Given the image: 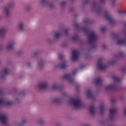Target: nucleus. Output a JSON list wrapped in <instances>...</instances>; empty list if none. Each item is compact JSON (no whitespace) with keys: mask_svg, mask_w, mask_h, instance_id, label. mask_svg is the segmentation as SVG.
I'll return each mask as SVG.
<instances>
[{"mask_svg":"<svg viewBox=\"0 0 126 126\" xmlns=\"http://www.w3.org/2000/svg\"><path fill=\"white\" fill-rule=\"evenodd\" d=\"M83 30L85 33L90 34L89 36H88L89 44H90V45H95V44H96V42L97 41V39H98V36L95 33V32H91L88 29V27L83 28Z\"/></svg>","mask_w":126,"mask_h":126,"instance_id":"f257e3e1","label":"nucleus"},{"mask_svg":"<svg viewBox=\"0 0 126 126\" xmlns=\"http://www.w3.org/2000/svg\"><path fill=\"white\" fill-rule=\"evenodd\" d=\"M69 103L73 105L75 108H79V107H82L83 106V104L81 102V100L79 98H71L69 101Z\"/></svg>","mask_w":126,"mask_h":126,"instance_id":"f03ea898","label":"nucleus"},{"mask_svg":"<svg viewBox=\"0 0 126 126\" xmlns=\"http://www.w3.org/2000/svg\"><path fill=\"white\" fill-rule=\"evenodd\" d=\"M98 67L99 69H106L108 67V65L104 64L102 63V59L100 58L97 61Z\"/></svg>","mask_w":126,"mask_h":126,"instance_id":"7ed1b4c3","label":"nucleus"},{"mask_svg":"<svg viewBox=\"0 0 126 126\" xmlns=\"http://www.w3.org/2000/svg\"><path fill=\"white\" fill-rule=\"evenodd\" d=\"M72 61H76L78 59V56L79 55V51L77 50H73L72 52Z\"/></svg>","mask_w":126,"mask_h":126,"instance_id":"20e7f679","label":"nucleus"},{"mask_svg":"<svg viewBox=\"0 0 126 126\" xmlns=\"http://www.w3.org/2000/svg\"><path fill=\"white\" fill-rule=\"evenodd\" d=\"M0 121L3 125H6L7 124V117L3 114H0Z\"/></svg>","mask_w":126,"mask_h":126,"instance_id":"39448f33","label":"nucleus"},{"mask_svg":"<svg viewBox=\"0 0 126 126\" xmlns=\"http://www.w3.org/2000/svg\"><path fill=\"white\" fill-rule=\"evenodd\" d=\"M63 78L67 79L70 83H72V82H73V78H72V75L71 74H65L63 76Z\"/></svg>","mask_w":126,"mask_h":126,"instance_id":"423d86ee","label":"nucleus"},{"mask_svg":"<svg viewBox=\"0 0 126 126\" xmlns=\"http://www.w3.org/2000/svg\"><path fill=\"white\" fill-rule=\"evenodd\" d=\"M13 104V102L10 101H5V99L4 98H1L0 99V105H8V106L10 105H12Z\"/></svg>","mask_w":126,"mask_h":126,"instance_id":"0eeeda50","label":"nucleus"},{"mask_svg":"<svg viewBox=\"0 0 126 126\" xmlns=\"http://www.w3.org/2000/svg\"><path fill=\"white\" fill-rule=\"evenodd\" d=\"M105 18L110 23H114L115 22V20H114L113 17L108 13V12H106Z\"/></svg>","mask_w":126,"mask_h":126,"instance_id":"6e6552de","label":"nucleus"},{"mask_svg":"<svg viewBox=\"0 0 126 126\" xmlns=\"http://www.w3.org/2000/svg\"><path fill=\"white\" fill-rule=\"evenodd\" d=\"M117 113V108H113L110 110V120H113L114 116Z\"/></svg>","mask_w":126,"mask_h":126,"instance_id":"1a4fd4ad","label":"nucleus"},{"mask_svg":"<svg viewBox=\"0 0 126 126\" xmlns=\"http://www.w3.org/2000/svg\"><path fill=\"white\" fill-rule=\"evenodd\" d=\"M106 89L107 90H115V89H117V85L113 84V85H108L106 87Z\"/></svg>","mask_w":126,"mask_h":126,"instance_id":"9d476101","label":"nucleus"},{"mask_svg":"<svg viewBox=\"0 0 126 126\" xmlns=\"http://www.w3.org/2000/svg\"><path fill=\"white\" fill-rule=\"evenodd\" d=\"M38 87L40 88V89H46V88L48 87V84L46 82L43 83L38 85Z\"/></svg>","mask_w":126,"mask_h":126,"instance_id":"9b49d317","label":"nucleus"},{"mask_svg":"<svg viewBox=\"0 0 126 126\" xmlns=\"http://www.w3.org/2000/svg\"><path fill=\"white\" fill-rule=\"evenodd\" d=\"M13 46H14V43L13 42H10L7 46V50H12L13 49Z\"/></svg>","mask_w":126,"mask_h":126,"instance_id":"f8f14e48","label":"nucleus"},{"mask_svg":"<svg viewBox=\"0 0 126 126\" xmlns=\"http://www.w3.org/2000/svg\"><path fill=\"white\" fill-rule=\"evenodd\" d=\"M89 110L91 115H94V114H95V108H94L93 105L90 106Z\"/></svg>","mask_w":126,"mask_h":126,"instance_id":"ddd939ff","label":"nucleus"},{"mask_svg":"<svg viewBox=\"0 0 126 126\" xmlns=\"http://www.w3.org/2000/svg\"><path fill=\"white\" fill-rule=\"evenodd\" d=\"M6 32V30L4 28L0 29V36H3Z\"/></svg>","mask_w":126,"mask_h":126,"instance_id":"4468645a","label":"nucleus"},{"mask_svg":"<svg viewBox=\"0 0 126 126\" xmlns=\"http://www.w3.org/2000/svg\"><path fill=\"white\" fill-rule=\"evenodd\" d=\"M102 81H103V80L102 79V78H101V77H98L95 80V84H101Z\"/></svg>","mask_w":126,"mask_h":126,"instance_id":"2eb2a0df","label":"nucleus"},{"mask_svg":"<svg viewBox=\"0 0 126 126\" xmlns=\"http://www.w3.org/2000/svg\"><path fill=\"white\" fill-rule=\"evenodd\" d=\"M87 95L88 97H92V91L91 90H88L87 91Z\"/></svg>","mask_w":126,"mask_h":126,"instance_id":"dca6fc26","label":"nucleus"},{"mask_svg":"<svg viewBox=\"0 0 126 126\" xmlns=\"http://www.w3.org/2000/svg\"><path fill=\"white\" fill-rule=\"evenodd\" d=\"M104 110H105V107L104 106V104H101L100 106V112L101 114L104 113Z\"/></svg>","mask_w":126,"mask_h":126,"instance_id":"f3484780","label":"nucleus"},{"mask_svg":"<svg viewBox=\"0 0 126 126\" xmlns=\"http://www.w3.org/2000/svg\"><path fill=\"white\" fill-rule=\"evenodd\" d=\"M113 79L115 82H120L122 79L118 77L114 76Z\"/></svg>","mask_w":126,"mask_h":126,"instance_id":"a211bd4d","label":"nucleus"},{"mask_svg":"<svg viewBox=\"0 0 126 126\" xmlns=\"http://www.w3.org/2000/svg\"><path fill=\"white\" fill-rule=\"evenodd\" d=\"M118 14H122V15H126V10H119Z\"/></svg>","mask_w":126,"mask_h":126,"instance_id":"6ab92c4d","label":"nucleus"},{"mask_svg":"<svg viewBox=\"0 0 126 126\" xmlns=\"http://www.w3.org/2000/svg\"><path fill=\"white\" fill-rule=\"evenodd\" d=\"M78 35L77 34L74 35L72 37V40H73V41H76L78 40Z\"/></svg>","mask_w":126,"mask_h":126,"instance_id":"aec40b11","label":"nucleus"},{"mask_svg":"<svg viewBox=\"0 0 126 126\" xmlns=\"http://www.w3.org/2000/svg\"><path fill=\"white\" fill-rule=\"evenodd\" d=\"M60 88H61V87L57 86L56 85H54L52 87V89L53 90H56V89H60Z\"/></svg>","mask_w":126,"mask_h":126,"instance_id":"412c9836","label":"nucleus"},{"mask_svg":"<svg viewBox=\"0 0 126 126\" xmlns=\"http://www.w3.org/2000/svg\"><path fill=\"white\" fill-rule=\"evenodd\" d=\"M66 66V65L65 64V62H63L61 65L60 67L61 68H64Z\"/></svg>","mask_w":126,"mask_h":126,"instance_id":"4be33fe9","label":"nucleus"},{"mask_svg":"<svg viewBox=\"0 0 126 126\" xmlns=\"http://www.w3.org/2000/svg\"><path fill=\"white\" fill-rule=\"evenodd\" d=\"M9 71V70H8V69L5 68L4 70V71H3V74H7L8 73Z\"/></svg>","mask_w":126,"mask_h":126,"instance_id":"5701e85b","label":"nucleus"},{"mask_svg":"<svg viewBox=\"0 0 126 126\" xmlns=\"http://www.w3.org/2000/svg\"><path fill=\"white\" fill-rule=\"evenodd\" d=\"M55 37L57 39H58V38H60V37H61V33H56L55 34Z\"/></svg>","mask_w":126,"mask_h":126,"instance_id":"b1692460","label":"nucleus"},{"mask_svg":"<svg viewBox=\"0 0 126 126\" xmlns=\"http://www.w3.org/2000/svg\"><path fill=\"white\" fill-rule=\"evenodd\" d=\"M5 11L6 12V14H8V13L9 12V8H5Z\"/></svg>","mask_w":126,"mask_h":126,"instance_id":"393cba45","label":"nucleus"},{"mask_svg":"<svg viewBox=\"0 0 126 126\" xmlns=\"http://www.w3.org/2000/svg\"><path fill=\"white\" fill-rule=\"evenodd\" d=\"M20 30H23V24H21L19 26Z\"/></svg>","mask_w":126,"mask_h":126,"instance_id":"a878e982","label":"nucleus"},{"mask_svg":"<svg viewBox=\"0 0 126 126\" xmlns=\"http://www.w3.org/2000/svg\"><path fill=\"white\" fill-rule=\"evenodd\" d=\"M106 29H107L106 28V27H103L101 29V32H105V31H106Z\"/></svg>","mask_w":126,"mask_h":126,"instance_id":"bb28decb","label":"nucleus"},{"mask_svg":"<svg viewBox=\"0 0 126 126\" xmlns=\"http://www.w3.org/2000/svg\"><path fill=\"white\" fill-rule=\"evenodd\" d=\"M59 59L60 60H63V55H59Z\"/></svg>","mask_w":126,"mask_h":126,"instance_id":"cd10ccee","label":"nucleus"},{"mask_svg":"<svg viewBox=\"0 0 126 126\" xmlns=\"http://www.w3.org/2000/svg\"><path fill=\"white\" fill-rule=\"evenodd\" d=\"M77 72V70H75L72 72V74H75Z\"/></svg>","mask_w":126,"mask_h":126,"instance_id":"c85d7f7f","label":"nucleus"},{"mask_svg":"<svg viewBox=\"0 0 126 126\" xmlns=\"http://www.w3.org/2000/svg\"><path fill=\"white\" fill-rule=\"evenodd\" d=\"M98 13H100V12H102V9L101 8H99V10L98 11Z\"/></svg>","mask_w":126,"mask_h":126,"instance_id":"c756f323","label":"nucleus"},{"mask_svg":"<svg viewBox=\"0 0 126 126\" xmlns=\"http://www.w3.org/2000/svg\"><path fill=\"white\" fill-rule=\"evenodd\" d=\"M65 3H66L65 1H63V2H62L61 4L62 5H64V4H65Z\"/></svg>","mask_w":126,"mask_h":126,"instance_id":"7c9ffc66","label":"nucleus"},{"mask_svg":"<svg viewBox=\"0 0 126 126\" xmlns=\"http://www.w3.org/2000/svg\"><path fill=\"white\" fill-rule=\"evenodd\" d=\"M68 32V30H66L65 31V34H67V32Z\"/></svg>","mask_w":126,"mask_h":126,"instance_id":"2f4dec72","label":"nucleus"},{"mask_svg":"<svg viewBox=\"0 0 126 126\" xmlns=\"http://www.w3.org/2000/svg\"><path fill=\"white\" fill-rule=\"evenodd\" d=\"M2 94V90H0V95H1Z\"/></svg>","mask_w":126,"mask_h":126,"instance_id":"473e14b6","label":"nucleus"},{"mask_svg":"<svg viewBox=\"0 0 126 126\" xmlns=\"http://www.w3.org/2000/svg\"><path fill=\"white\" fill-rule=\"evenodd\" d=\"M94 6H97V3H94Z\"/></svg>","mask_w":126,"mask_h":126,"instance_id":"72a5a7b5","label":"nucleus"},{"mask_svg":"<svg viewBox=\"0 0 126 126\" xmlns=\"http://www.w3.org/2000/svg\"><path fill=\"white\" fill-rule=\"evenodd\" d=\"M59 100L58 99H55L54 101L55 102H59Z\"/></svg>","mask_w":126,"mask_h":126,"instance_id":"f704fd0d","label":"nucleus"},{"mask_svg":"<svg viewBox=\"0 0 126 126\" xmlns=\"http://www.w3.org/2000/svg\"><path fill=\"white\" fill-rule=\"evenodd\" d=\"M100 2H104L105 1V0H99Z\"/></svg>","mask_w":126,"mask_h":126,"instance_id":"c9c22d12","label":"nucleus"},{"mask_svg":"<svg viewBox=\"0 0 126 126\" xmlns=\"http://www.w3.org/2000/svg\"><path fill=\"white\" fill-rule=\"evenodd\" d=\"M43 3H45L46 2V0H42Z\"/></svg>","mask_w":126,"mask_h":126,"instance_id":"e433bc0d","label":"nucleus"},{"mask_svg":"<svg viewBox=\"0 0 126 126\" xmlns=\"http://www.w3.org/2000/svg\"><path fill=\"white\" fill-rule=\"evenodd\" d=\"M114 37H115V38H117V37H119V35H115L114 36Z\"/></svg>","mask_w":126,"mask_h":126,"instance_id":"4c0bfd02","label":"nucleus"}]
</instances>
